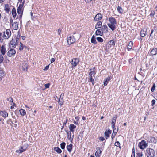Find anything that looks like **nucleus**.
<instances>
[{"label": "nucleus", "mask_w": 157, "mask_h": 157, "mask_svg": "<svg viewBox=\"0 0 157 157\" xmlns=\"http://www.w3.org/2000/svg\"><path fill=\"white\" fill-rule=\"evenodd\" d=\"M111 133V131L109 129L108 130V131H105L104 133L105 137L107 139L110 136V134Z\"/></svg>", "instance_id": "obj_14"}, {"label": "nucleus", "mask_w": 157, "mask_h": 157, "mask_svg": "<svg viewBox=\"0 0 157 157\" xmlns=\"http://www.w3.org/2000/svg\"><path fill=\"white\" fill-rule=\"evenodd\" d=\"M148 140L149 142L152 143H156L157 140L154 137H150L148 138Z\"/></svg>", "instance_id": "obj_15"}, {"label": "nucleus", "mask_w": 157, "mask_h": 157, "mask_svg": "<svg viewBox=\"0 0 157 157\" xmlns=\"http://www.w3.org/2000/svg\"><path fill=\"white\" fill-rule=\"evenodd\" d=\"M89 81H90V82H91L92 85L93 86L94 84V79L92 77H90V80H89Z\"/></svg>", "instance_id": "obj_44"}, {"label": "nucleus", "mask_w": 157, "mask_h": 157, "mask_svg": "<svg viewBox=\"0 0 157 157\" xmlns=\"http://www.w3.org/2000/svg\"><path fill=\"white\" fill-rule=\"evenodd\" d=\"M0 115L4 118L8 116V113L6 111H0Z\"/></svg>", "instance_id": "obj_11"}, {"label": "nucleus", "mask_w": 157, "mask_h": 157, "mask_svg": "<svg viewBox=\"0 0 157 157\" xmlns=\"http://www.w3.org/2000/svg\"><path fill=\"white\" fill-rule=\"evenodd\" d=\"M7 100L10 102H11L12 103H13V99L11 97H10L8 98Z\"/></svg>", "instance_id": "obj_52"}, {"label": "nucleus", "mask_w": 157, "mask_h": 157, "mask_svg": "<svg viewBox=\"0 0 157 157\" xmlns=\"http://www.w3.org/2000/svg\"><path fill=\"white\" fill-rule=\"evenodd\" d=\"M20 114L22 116H24L26 114V112L25 110L21 109L20 110Z\"/></svg>", "instance_id": "obj_33"}, {"label": "nucleus", "mask_w": 157, "mask_h": 157, "mask_svg": "<svg viewBox=\"0 0 157 157\" xmlns=\"http://www.w3.org/2000/svg\"><path fill=\"white\" fill-rule=\"evenodd\" d=\"M120 143L118 141H117L115 143V146L119 147L120 148H121V147L120 146Z\"/></svg>", "instance_id": "obj_39"}, {"label": "nucleus", "mask_w": 157, "mask_h": 157, "mask_svg": "<svg viewBox=\"0 0 157 157\" xmlns=\"http://www.w3.org/2000/svg\"><path fill=\"white\" fill-rule=\"evenodd\" d=\"M10 44L12 45V47H14L16 45L17 43L16 42L15 40H13V39L10 41Z\"/></svg>", "instance_id": "obj_28"}, {"label": "nucleus", "mask_w": 157, "mask_h": 157, "mask_svg": "<svg viewBox=\"0 0 157 157\" xmlns=\"http://www.w3.org/2000/svg\"><path fill=\"white\" fill-rule=\"evenodd\" d=\"M116 132H115V133H114V134H113V133L112 134V136H111V138H112V139H113V138L114 137L115 135H116Z\"/></svg>", "instance_id": "obj_60"}, {"label": "nucleus", "mask_w": 157, "mask_h": 157, "mask_svg": "<svg viewBox=\"0 0 157 157\" xmlns=\"http://www.w3.org/2000/svg\"><path fill=\"white\" fill-rule=\"evenodd\" d=\"M16 51L14 49H10L8 52V56L10 57L13 56L16 53Z\"/></svg>", "instance_id": "obj_7"}, {"label": "nucleus", "mask_w": 157, "mask_h": 157, "mask_svg": "<svg viewBox=\"0 0 157 157\" xmlns=\"http://www.w3.org/2000/svg\"><path fill=\"white\" fill-rule=\"evenodd\" d=\"M85 2L86 3H89L90 2H92L93 3L96 0H85Z\"/></svg>", "instance_id": "obj_46"}, {"label": "nucleus", "mask_w": 157, "mask_h": 157, "mask_svg": "<svg viewBox=\"0 0 157 157\" xmlns=\"http://www.w3.org/2000/svg\"><path fill=\"white\" fill-rule=\"evenodd\" d=\"M11 35V32L10 29H6V33L4 32L3 33V37L6 39H8L9 38Z\"/></svg>", "instance_id": "obj_4"}, {"label": "nucleus", "mask_w": 157, "mask_h": 157, "mask_svg": "<svg viewBox=\"0 0 157 157\" xmlns=\"http://www.w3.org/2000/svg\"><path fill=\"white\" fill-rule=\"evenodd\" d=\"M15 41H15L17 42V44L19 42V38L17 37L16 39V40Z\"/></svg>", "instance_id": "obj_61"}, {"label": "nucleus", "mask_w": 157, "mask_h": 157, "mask_svg": "<svg viewBox=\"0 0 157 157\" xmlns=\"http://www.w3.org/2000/svg\"><path fill=\"white\" fill-rule=\"evenodd\" d=\"M14 29L17 30L18 29V24L17 22H14L12 25Z\"/></svg>", "instance_id": "obj_18"}, {"label": "nucleus", "mask_w": 157, "mask_h": 157, "mask_svg": "<svg viewBox=\"0 0 157 157\" xmlns=\"http://www.w3.org/2000/svg\"><path fill=\"white\" fill-rule=\"evenodd\" d=\"M133 44V43L132 41H130L127 46V48L128 50H131L132 48Z\"/></svg>", "instance_id": "obj_22"}, {"label": "nucleus", "mask_w": 157, "mask_h": 157, "mask_svg": "<svg viewBox=\"0 0 157 157\" xmlns=\"http://www.w3.org/2000/svg\"><path fill=\"white\" fill-rule=\"evenodd\" d=\"M117 10L119 13L121 14L123 13V10L121 6H118L117 8Z\"/></svg>", "instance_id": "obj_30"}, {"label": "nucleus", "mask_w": 157, "mask_h": 157, "mask_svg": "<svg viewBox=\"0 0 157 157\" xmlns=\"http://www.w3.org/2000/svg\"><path fill=\"white\" fill-rule=\"evenodd\" d=\"M146 151L147 157H155V152L153 149L148 148L147 149Z\"/></svg>", "instance_id": "obj_2"}, {"label": "nucleus", "mask_w": 157, "mask_h": 157, "mask_svg": "<svg viewBox=\"0 0 157 157\" xmlns=\"http://www.w3.org/2000/svg\"><path fill=\"white\" fill-rule=\"evenodd\" d=\"M155 83H153L151 89V90L152 92H153L155 90Z\"/></svg>", "instance_id": "obj_40"}, {"label": "nucleus", "mask_w": 157, "mask_h": 157, "mask_svg": "<svg viewBox=\"0 0 157 157\" xmlns=\"http://www.w3.org/2000/svg\"><path fill=\"white\" fill-rule=\"evenodd\" d=\"M66 143L65 142H63L60 144V147L62 149H64Z\"/></svg>", "instance_id": "obj_35"}, {"label": "nucleus", "mask_w": 157, "mask_h": 157, "mask_svg": "<svg viewBox=\"0 0 157 157\" xmlns=\"http://www.w3.org/2000/svg\"><path fill=\"white\" fill-rule=\"evenodd\" d=\"M76 40L73 37V36H69L68 38L67 42L68 44H71L74 43Z\"/></svg>", "instance_id": "obj_9"}, {"label": "nucleus", "mask_w": 157, "mask_h": 157, "mask_svg": "<svg viewBox=\"0 0 157 157\" xmlns=\"http://www.w3.org/2000/svg\"><path fill=\"white\" fill-rule=\"evenodd\" d=\"M155 14V12L154 10H152L151 11V13L150 14V16L152 17H153Z\"/></svg>", "instance_id": "obj_49"}, {"label": "nucleus", "mask_w": 157, "mask_h": 157, "mask_svg": "<svg viewBox=\"0 0 157 157\" xmlns=\"http://www.w3.org/2000/svg\"><path fill=\"white\" fill-rule=\"evenodd\" d=\"M103 34V32L102 31L101 29H97L95 33V35L96 36L99 35L102 36Z\"/></svg>", "instance_id": "obj_10"}, {"label": "nucleus", "mask_w": 157, "mask_h": 157, "mask_svg": "<svg viewBox=\"0 0 157 157\" xmlns=\"http://www.w3.org/2000/svg\"><path fill=\"white\" fill-rule=\"evenodd\" d=\"M1 36L3 37V33H0V40L2 42L3 40V39H2Z\"/></svg>", "instance_id": "obj_55"}, {"label": "nucleus", "mask_w": 157, "mask_h": 157, "mask_svg": "<svg viewBox=\"0 0 157 157\" xmlns=\"http://www.w3.org/2000/svg\"><path fill=\"white\" fill-rule=\"evenodd\" d=\"M76 40L79 39L80 37V36L79 34L78 33H75L72 36Z\"/></svg>", "instance_id": "obj_16"}, {"label": "nucleus", "mask_w": 157, "mask_h": 157, "mask_svg": "<svg viewBox=\"0 0 157 157\" xmlns=\"http://www.w3.org/2000/svg\"><path fill=\"white\" fill-rule=\"evenodd\" d=\"M156 101L155 100L153 99L151 101V105L152 106H153L155 104V103Z\"/></svg>", "instance_id": "obj_53"}, {"label": "nucleus", "mask_w": 157, "mask_h": 157, "mask_svg": "<svg viewBox=\"0 0 157 157\" xmlns=\"http://www.w3.org/2000/svg\"><path fill=\"white\" fill-rule=\"evenodd\" d=\"M75 119L77 121H79V117L78 116L76 117H75Z\"/></svg>", "instance_id": "obj_63"}, {"label": "nucleus", "mask_w": 157, "mask_h": 157, "mask_svg": "<svg viewBox=\"0 0 157 157\" xmlns=\"http://www.w3.org/2000/svg\"><path fill=\"white\" fill-rule=\"evenodd\" d=\"M91 42L93 43H94L95 44H97V41L96 40V38H95V36H94V35H93L91 38Z\"/></svg>", "instance_id": "obj_26"}, {"label": "nucleus", "mask_w": 157, "mask_h": 157, "mask_svg": "<svg viewBox=\"0 0 157 157\" xmlns=\"http://www.w3.org/2000/svg\"><path fill=\"white\" fill-rule=\"evenodd\" d=\"M49 67L48 65L46 66L45 67V68L44 69V70L45 71V70H48L49 68Z\"/></svg>", "instance_id": "obj_58"}, {"label": "nucleus", "mask_w": 157, "mask_h": 157, "mask_svg": "<svg viewBox=\"0 0 157 157\" xmlns=\"http://www.w3.org/2000/svg\"><path fill=\"white\" fill-rule=\"evenodd\" d=\"M54 150L57 153L59 154L61 153L62 152V151L61 149L58 147H54Z\"/></svg>", "instance_id": "obj_27"}, {"label": "nucleus", "mask_w": 157, "mask_h": 157, "mask_svg": "<svg viewBox=\"0 0 157 157\" xmlns=\"http://www.w3.org/2000/svg\"><path fill=\"white\" fill-rule=\"evenodd\" d=\"M99 140L101 141H103L105 140V138L103 137H100L99 138Z\"/></svg>", "instance_id": "obj_57"}, {"label": "nucleus", "mask_w": 157, "mask_h": 157, "mask_svg": "<svg viewBox=\"0 0 157 157\" xmlns=\"http://www.w3.org/2000/svg\"><path fill=\"white\" fill-rule=\"evenodd\" d=\"M1 52L3 55H4L6 53V48L4 45H2L1 47V48L0 50Z\"/></svg>", "instance_id": "obj_21"}, {"label": "nucleus", "mask_w": 157, "mask_h": 157, "mask_svg": "<svg viewBox=\"0 0 157 157\" xmlns=\"http://www.w3.org/2000/svg\"><path fill=\"white\" fill-rule=\"evenodd\" d=\"M154 32V30L153 29H152L151 31V32L150 35V37H151V35L153 33V32Z\"/></svg>", "instance_id": "obj_62"}, {"label": "nucleus", "mask_w": 157, "mask_h": 157, "mask_svg": "<svg viewBox=\"0 0 157 157\" xmlns=\"http://www.w3.org/2000/svg\"><path fill=\"white\" fill-rule=\"evenodd\" d=\"M79 60L77 58H73L72 61L71 62V63L72 65V68L75 67L79 63Z\"/></svg>", "instance_id": "obj_5"}, {"label": "nucleus", "mask_w": 157, "mask_h": 157, "mask_svg": "<svg viewBox=\"0 0 157 157\" xmlns=\"http://www.w3.org/2000/svg\"><path fill=\"white\" fill-rule=\"evenodd\" d=\"M108 21L110 23L108 24V25L112 31H113L116 28L115 25L117 24L116 19L113 17H109L108 18Z\"/></svg>", "instance_id": "obj_1"}, {"label": "nucleus", "mask_w": 157, "mask_h": 157, "mask_svg": "<svg viewBox=\"0 0 157 157\" xmlns=\"http://www.w3.org/2000/svg\"><path fill=\"white\" fill-rule=\"evenodd\" d=\"M78 121H74V123L75 124H77V125H78Z\"/></svg>", "instance_id": "obj_64"}, {"label": "nucleus", "mask_w": 157, "mask_h": 157, "mask_svg": "<svg viewBox=\"0 0 157 157\" xmlns=\"http://www.w3.org/2000/svg\"><path fill=\"white\" fill-rule=\"evenodd\" d=\"M95 155L96 157H99L101 155L99 154V151L98 150L96 151Z\"/></svg>", "instance_id": "obj_43"}, {"label": "nucleus", "mask_w": 157, "mask_h": 157, "mask_svg": "<svg viewBox=\"0 0 157 157\" xmlns=\"http://www.w3.org/2000/svg\"><path fill=\"white\" fill-rule=\"evenodd\" d=\"M28 64L27 63H25L22 66L23 70L27 71L28 69Z\"/></svg>", "instance_id": "obj_32"}, {"label": "nucleus", "mask_w": 157, "mask_h": 157, "mask_svg": "<svg viewBox=\"0 0 157 157\" xmlns=\"http://www.w3.org/2000/svg\"><path fill=\"white\" fill-rule=\"evenodd\" d=\"M12 13L13 15V17L15 18L16 16V10L15 8H13L12 10Z\"/></svg>", "instance_id": "obj_29"}, {"label": "nucleus", "mask_w": 157, "mask_h": 157, "mask_svg": "<svg viewBox=\"0 0 157 157\" xmlns=\"http://www.w3.org/2000/svg\"><path fill=\"white\" fill-rule=\"evenodd\" d=\"M20 47L19 48V50L20 51H21L24 48V46L23 45V44L21 42H20ZM24 47H25V46H24Z\"/></svg>", "instance_id": "obj_41"}, {"label": "nucleus", "mask_w": 157, "mask_h": 157, "mask_svg": "<svg viewBox=\"0 0 157 157\" xmlns=\"http://www.w3.org/2000/svg\"><path fill=\"white\" fill-rule=\"evenodd\" d=\"M101 29L102 31L106 33L108 32V28L106 25H103L102 26Z\"/></svg>", "instance_id": "obj_17"}, {"label": "nucleus", "mask_w": 157, "mask_h": 157, "mask_svg": "<svg viewBox=\"0 0 157 157\" xmlns=\"http://www.w3.org/2000/svg\"><path fill=\"white\" fill-rule=\"evenodd\" d=\"M109 44L112 45L114 46L115 44V42L113 40H111L109 41Z\"/></svg>", "instance_id": "obj_45"}, {"label": "nucleus", "mask_w": 157, "mask_h": 157, "mask_svg": "<svg viewBox=\"0 0 157 157\" xmlns=\"http://www.w3.org/2000/svg\"><path fill=\"white\" fill-rule=\"evenodd\" d=\"M50 84L49 83H48L44 85V86L46 89L49 88Z\"/></svg>", "instance_id": "obj_51"}, {"label": "nucleus", "mask_w": 157, "mask_h": 157, "mask_svg": "<svg viewBox=\"0 0 157 157\" xmlns=\"http://www.w3.org/2000/svg\"><path fill=\"white\" fill-rule=\"evenodd\" d=\"M67 119L63 123V125L64 126L65 125H66V124L67 123Z\"/></svg>", "instance_id": "obj_56"}, {"label": "nucleus", "mask_w": 157, "mask_h": 157, "mask_svg": "<svg viewBox=\"0 0 157 157\" xmlns=\"http://www.w3.org/2000/svg\"><path fill=\"white\" fill-rule=\"evenodd\" d=\"M17 13L19 15V18H21L22 15L23 11L22 10H20L19 9H17Z\"/></svg>", "instance_id": "obj_23"}, {"label": "nucleus", "mask_w": 157, "mask_h": 157, "mask_svg": "<svg viewBox=\"0 0 157 157\" xmlns=\"http://www.w3.org/2000/svg\"><path fill=\"white\" fill-rule=\"evenodd\" d=\"M24 3V1L23 2L22 4H20L19 5V7H18V8H17V9H20V10H21V9L22 10V8H23V5Z\"/></svg>", "instance_id": "obj_47"}, {"label": "nucleus", "mask_w": 157, "mask_h": 157, "mask_svg": "<svg viewBox=\"0 0 157 157\" xmlns=\"http://www.w3.org/2000/svg\"><path fill=\"white\" fill-rule=\"evenodd\" d=\"M102 17V15L101 13H98L94 17V20L95 21H98L101 20Z\"/></svg>", "instance_id": "obj_8"}, {"label": "nucleus", "mask_w": 157, "mask_h": 157, "mask_svg": "<svg viewBox=\"0 0 157 157\" xmlns=\"http://www.w3.org/2000/svg\"><path fill=\"white\" fill-rule=\"evenodd\" d=\"M63 97H60L58 101L60 105H62L63 104Z\"/></svg>", "instance_id": "obj_31"}, {"label": "nucleus", "mask_w": 157, "mask_h": 157, "mask_svg": "<svg viewBox=\"0 0 157 157\" xmlns=\"http://www.w3.org/2000/svg\"><path fill=\"white\" fill-rule=\"evenodd\" d=\"M140 34L141 37H143L146 35V32L143 30H141L140 32Z\"/></svg>", "instance_id": "obj_24"}, {"label": "nucleus", "mask_w": 157, "mask_h": 157, "mask_svg": "<svg viewBox=\"0 0 157 157\" xmlns=\"http://www.w3.org/2000/svg\"><path fill=\"white\" fill-rule=\"evenodd\" d=\"M55 59L54 58H52L51 59V63H52L55 61Z\"/></svg>", "instance_id": "obj_59"}, {"label": "nucleus", "mask_w": 157, "mask_h": 157, "mask_svg": "<svg viewBox=\"0 0 157 157\" xmlns=\"http://www.w3.org/2000/svg\"><path fill=\"white\" fill-rule=\"evenodd\" d=\"M4 71L2 70H0V77H2L4 76Z\"/></svg>", "instance_id": "obj_48"}, {"label": "nucleus", "mask_w": 157, "mask_h": 157, "mask_svg": "<svg viewBox=\"0 0 157 157\" xmlns=\"http://www.w3.org/2000/svg\"><path fill=\"white\" fill-rule=\"evenodd\" d=\"M4 60V57L2 55H0V63H1L3 62Z\"/></svg>", "instance_id": "obj_38"}, {"label": "nucleus", "mask_w": 157, "mask_h": 157, "mask_svg": "<svg viewBox=\"0 0 157 157\" xmlns=\"http://www.w3.org/2000/svg\"><path fill=\"white\" fill-rule=\"evenodd\" d=\"M28 146L27 144H25L24 146L21 147L19 149L17 150L16 152L18 153H21L26 150Z\"/></svg>", "instance_id": "obj_6"}, {"label": "nucleus", "mask_w": 157, "mask_h": 157, "mask_svg": "<svg viewBox=\"0 0 157 157\" xmlns=\"http://www.w3.org/2000/svg\"><path fill=\"white\" fill-rule=\"evenodd\" d=\"M138 146L140 149H144L147 147V145L146 142L145 140H143L141 142H139Z\"/></svg>", "instance_id": "obj_3"}, {"label": "nucleus", "mask_w": 157, "mask_h": 157, "mask_svg": "<svg viewBox=\"0 0 157 157\" xmlns=\"http://www.w3.org/2000/svg\"><path fill=\"white\" fill-rule=\"evenodd\" d=\"M96 39L97 41L99 42H102L103 41V39L101 37H97Z\"/></svg>", "instance_id": "obj_37"}, {"label": "nucleus", "mask_w": 157, "mask_h": 157, "mask_svg": "<svg viewBox=\"0 0 157 157\" xmlns=\"http://www.w3.org/2000/svg\"><path fill=\"white\" fill-rule=\"evenodd\" d=\"M95 73H94V71H91L89 73V75L90 76V77H93Z\"/></svg>", "instance_id": "obj_42"}, {"label": "nucleus", "mask_w": 157, "mask_h": 157, "mask_svg": "<svg viewBox=\"0 0 157 157\" xmlns=\"http://www.w3.org/2000/svg\"><path fill=\"white\" fill-rule=\"evenodd\" d=\"M151 55L152 56L155 55L157 54V48H153L150 52Z\"/></svg>", "instance_id": "obj_12"}, {"label": "nucleus", "mask_w": 157, "mask_h": 157, "mask_svg": "<svg viewBox=\"0 0 157 157\" xmlns=\"http://www.w3.org/2000/svg\"><path fill=\"white\" fill-rule=\"evenodd\" d=\"M110 78L109 76L107 77L104 80V85L105 86H106L107 85L108 82L110 80Z\"/></svg>", "instance_id": "obj_25"}, {"label": "nucleus", "mask_w": 157, "mask_h": 157, "mask_svg": "<svg viewBox=\"0 0 157 157\" xmlns=\"http://www.w3.org/2000/svg\"><path fill=\"white\" fill-rule=\"evenodd\" d=\"M102 25V22L101 21H98L97 22L95 26L96 29L100 28L101 27Z\"/></svg>", "instance_id": "obj_20"}, {"label": "nucleus", "mask_w": 157, "mask_h": 157, "mask_svg": "<svg viewBox=\"0 0 157 157\" xmlns=\"http://www.w3.org/2000/svg\"><path fill=\"white\" fill-rule=\"evenodd\" d=\"M137 154V157H142L143 154L142 153H138Z\"/></svg>", "instance_id": "obj_50"}, {"label": "nucleus", "mask_w": 157, "mask_h": 157, "mask_svg": "<svg viewBox=\"0 0 157 157\" xmlns=\"http://www.w3.org/2000/svg\"><path fill=\"white\" fill-rule=\"evenodd\" d=\"M73 145L71 144H70L69 145H67V148L68 151L71 152L72 149Z\"/></svg>", "instance_id": "obj_19"}, {"label": "nucleus", "mask_w": 157, "mask_h": 157, "mask_svg": "<svg viewBox=\"0 0 157 157\" xmlns=\"http://www.w3.org/2000/svg\"><path fill=\"white\" fill-rule=\"evenodd\" d=\"M133 154H134V157H135V150L134 148H133L132 150V155L131 157H132Z\"/></svg>", "instance_id": "obj_54"}, {"label": "nucleus", "mask_w": 157, "mask_h": 157, "mask_svg": "<svg viewBox=\"0 0 157 157\" xmlns=\"http://www.w3.org/2000/svg\"><path fill=\"white\" fill-rule=\"evenodd\" d=\"M117 119V117H113L112 121L111 122V124H115V123L116 122V120Z\"/></svg>", "instance_id": "obj_36"}, {"label": "nucleus", "mask_w": 157, "mask_h": 157, "mask_svg": "<svg viewBox=\"0 0 157 157\" xmlns=\"http://www.w3.org/2000/svg\"><path fill=\"white\" fill-rule=\"evenodd\" d=\"M5 10L6 12L8 13L10 11L9 6L8 4L5 5Z\"/></svg>", "instance_id": "obj_34"}, {"label": "nucleus", "mask_w": 157, "mask_h": 157, "mask_svg": "<svg viewBox=\"0 0 157 157\" xmlns=\"http://www.w3.org/2000/svg\"><path fill=\"white\" fill-rule=\"evenodd\" d=\"M69 128L70 129V131L71 132H74V129L76 127V126L74 124H71L69 126Z\"/></svg>", "instance_id": "obj_13"}]
</instances>
